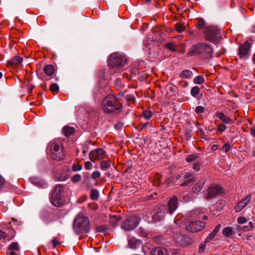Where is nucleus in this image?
I'll list each match as a JSON object with an SVG mask.
<instances>
[{"label": "nucleus", "mask_w": 255, "mask_h": 255, "mask_svg": "<svg viewBox=\"0 0 255 255\" xmlns=\"http://www.w3.org/2000/svg\"><path fill=\"white\" fill-rule=\"evenodd\" d=\"M213 53L212 45L206 42H200L193 45L188 53L190 56L198 55L205 58H211Z\"/></svg>", "instance_id": "obj_1"}, {"label": "nucleus", "mask_w": 255, "mask_h": 255, "mask_svg": "<svg viewBox=\"0 0 255 255\" xmlns=\"http://www.w3.org/2000/svg\"><path fill=\"white\" fill-rule=\"evenodd\" d=\"M122 105L118 101L117 97L113 95H108L103 100L102 107L105 113L108 114L121 110Z\"/></svg>", "instance_id": "obj_2"}, {"label": "nucleus", "mask_w": 255, "mask_h": 255, "mask_svg": "<svg viewBox=\"0 0 255 255\" xmlns=\"http://www.w3.org/2000/svg\"><path fill=\"white\" fill-rule=\"evenodd\" d=\"M203 33L205 39L214 44L219 43L222 39V31L217 26H208Z\"/></svg>", "instance_id": "obj_3"}, {"label": "nucleus", "mask_w": 255, "mask_h": 255, "mask_svg": "<svg viewBox=\"0 0 255 255\" xmlns=\"http://www.w3.org/2000/svg\"><path fill=\"white\" fill-rule=\"evenodd\" d=\"M73 228L78 234L88 233L90 230L89 218L86 216L78 215L74 220Z\"/></svg>", "instance_id": "obj_4"}, {"label": "nucleus", "mask_w": 255, "mask_h": 255, "mask_svg": "<svg viewBox=\"0 0 255 255\" xmlns=\"http://www.w3.org/2000/svg\"><path fill=\"white\" fill-rule=\"evenodd\" d=\"M127 59L118 53H113L109 57V64L111 67L118 69L123 67Z\"/></svg>", "instance_id": "obj_5"}, {"label": "nucleus", "mask_w": 255, "mask_h": 255, "mask_svg": "<svg viewBox=\"0 0 255 255\" xmlns=\"http://www.w3.org/2000/svg\"><path fill=\"white\" fill-rule=\"evenodd\" d=\"M139 219L136 216L128 217L124 221L121 225L122 228L126 231H129L133 230L139 224Z\"/></svg>", "instance_id": "obj_6"}, {"label": "nucleus", "mask_w": 255, "mask_h": 255, "mask_svg": "<svg viewBox=\"0 0 255 255\" xmlns=\"http://www.w3.org/2000/svg\"><path fill=\"white\" fill-rule=\"evenodd\" d=\"M63 186L60 185L56 186L51 194V202L55 206H61L63 204V201L61 199L60 193Z\"/></svg>", "instance_id": "obj_7"}, {"label": "nucleus", "mask_w": 255, "mask_h": 255, "mask_svg": "<svg viewBox=\"0 0 255 255\" xmlns=\"http://www.w3.org/2000/svg\"><path fill=\"white\" fill-rule=\"evenodd\" d=\"M52 158L56 160L60 161L64 159L65 154L63 152V147L58 143H53L51 145Z\"/></svg>", "instance_id": "obj_8"}, {"label": "nucleus", "mask_w": 255, "mask_h": 255, "mask_svg": "<svg viewBox=\"0 0 255 255\" xmlns=\"http://www.w3.org/2000/svg\"><path fill=\"white\" fill-rule=\"evenodd\" d=\"M206 193L205 198L210 199L222 194L223 193V188L220 185L212 184L207 190Z\"/></svg>", "instance_id": "obj_9"}, {"label": "nucleus", "mask_w": 255, "mask_h": 255, "mask_svg": "<svg viewBox=\"0 0 255 255\" xmlns=\"http://www.w3.org/2000/svg\"><path fill=\"white\" fill-rule=\"evenodd\" d=\"M106 156V152L102 148H97L92 150L89 153L90 159L94 162L95 160H101Z\"/></svg>", "instance_id": "obj_10"}, {"label": "nucleus", "mask_w": 255, "mask_h": 255, "mask_svg": "<svg viewBox=\"0 0 255 255\" xmlns=\"http://www.w3.org/2000/svg\"><path fill=\"white\" fill-rule=\"evenodd\" d=\"M252 44L246 41L239 48V55L241 58H247L250 55Z\"/></svg>", "instance_id": "obj_11"}, {"label": "nucleus", "mask_w": 255, "mask_h": 255, "mask_svg": "<svg viewBox=\"0 0 255 255\" xmlns=\"http://www.w3.org/2000/svg\"><path fill=\"white\" fill-rule=\"evenodd\" d=\"M205 226V223L200 221L191 222L187 227L188 231L191 232H199L202 231Z\"/></svg>", "instance_id": "obj_12"}, {"label": "nucleus", "mask_w": 255, "mask_h": 255, "mask_svg": "<svg viewBox=\"0 0 255 255\" xmlns=\"http://www.w3.org/2000/svg\"><path fill=\"white\" fill-rule=\"evenodd\" d=\"M252 195L249 194L244 199L240 201L235 207V210L236 212L241 211L245 208L251 201Z\"/></svg>", "instance_id": "obj_13"}, {"label": "nucleus", "mask_w": 255, "mask_h": 255, "mask_svg": "<svg viewBox=\"0 0 255 255\" xmlns=\"http://www.w3.org/2000/svg\"><path fill=\"white\" fill-rule=\"evenodd\" d=\"M178 198L174 196L169 199L168 202V211L172 214L177 208Z\"/></svg>", "instance_id": "obj_14"}, {"label": "nucleus", "mask_w": 255, "mask_h": 255, "mask_svg": "<svg viewBox=\"0 0 255 255\" xmlns=\"http://www.w3.org/2000/svg\"><path fill=\"white\" fill-rule=\"evenodd\" d=\"M141 244V240L136 239L135 238L132 237L128 239V245L132 249H135L139 247Z\"/></svg>", "instance_id": "obj_15"}, {"label": "nucleus", "mask_w": 255, "mask_h": 255, "mask_svg": "<svg viewBox=\"0 0 255 255\" xmlns=\"http://www.w3.org/2000/svg\"><path fill=\"white\" fill-rule=\"evenodd\" d=\"M216 116L224 124H229L233 123V120L223 113L219 112Z\"/></svg>", "instance_id": "obj_16"}, {"label": "nucleus", "mask_w": 255, "mask_h": 255, "mask_svg": "<svg viewBox=\"0 0 255 255\" xmlns=\"http://www.w3.org/2000/svg\"><path fill=\"white\" fill-rule=\"evenodd\" d=\"M151 255H169L168 251L163 248H156L150 251Z\"/></svg>", "instance_id": "obj_17"}, {"label": "nucleus", "mask_w": 255, "mask_h": 255, "mask_svg": "<svg viewBox=\"0 0 255 255\" xmlns=\"http://www.w3.org/2000/svg\"><path fill=\"white\" fill-rule=\"evenodd\" d=\"M62 132L66 137H69L70 135L73 134L75 131L74 128L65 126L62 128Z\"/></svg>", "instance_id": "obj_18"}, {"label": "nucleus", "mask_w": 255, "mask_h": 255, "mask_svg": "<svg viewBox=\"0 0 255 255\" xmlns=\"http://www.w3.org/2000/svg\"><path fill=\"white\" fill-rule=\"evenodd\" d=\"M22 62V58L18 56L14 57L12 59L7 62L8 66H17Z\"/></svg>", "instance_id": "obj_19"}, {"label": "nucleus", "mask_w": 255, "mask_h": 255, "mask_svg": "<svg viewBox=\"0 0 255 255\" xmlns=\"http://www.w3.org/2000/svg\"><path fill=\"white\" fill-rule=\"evenodd\" d=\"M185 160L188 162H191L196 161H199L200 160V155L199 153L188 155L186 157Z\"/></svg>", "instance_id": "obj_20"}, {"label": "nucleus", "mask_w": 255, "mask_h": 255, "mask_svg": "<svg viewBox=\"0 0 255 255\" xmlns=\"http://www.w3.org/2000/svg\"><path fill=\"white\" fill-rule=\"evenodd\" d=\"M235 233V231L231 227H227L223 230V234L228 238H231L232 236Z\"/></svg>", "instance_id": "obj_21"}, {"label": "nucleus", "mask_w": 255, "mask_h": 255, "mask_svg": "<svg viewBox=\"0 0 255 255\" xmlns=\"http://www.w3.org/2000/svg\"><path fill=\"white\" fill-rule=\"evenodd\" d=\"M193 73L189 70H184L181 72L179 76L182 78H191L192 77Z\"/></svg>", "instance_id": "obj_22"}, {"label": "nucleus", "mask_w": 255, "mask_h": 255, "mask_svg": "<svg viewBox=\"0 0 255 255\" xmlns=\"http://www.w3.org/2000/svg\"><path fill=\"white\" fill-rule=\"evenodd\" d=\"M54 67L51 65H47L44 67V72L48 76H51L54 73Z\"/></svg>", "instance_id": "obj_23"}, {"label": "nucleus", "mask_w": 255, "mask_h": 255, "mask_svg": "<svg viewBox=\"0 0 255 255\" xmlns=\"http://www.w3.org/2000/svg\"><path fill=\"white\" fill-rule=\"evenodd\" d=\"M99 197V191L97 189H93L90 192V197L93 200L96 201L98 199Z\"/></svg>", "instance_id": "obj_24"}, {"label": "nucleus", "mask_w": 255, "mask_h": 255, "mask_svg": "<svg viewBox=\"0 0 255 255\" xmlns=\"http://www.w3.org/2000/svg\"><path fill=\"white\" fill-rule=\"evenodd\" d=\"M204 182H199L196 184L194 185V187L192 188V191L193 192H198L200 191H201L203 187L204 186Z\"/></svg>", "instance_id": "obj_25"}, {"label": "nucleus", "mask_w": 255, "mask_h": 255, "mask_svg": "<svg viewBox=\"0 0 255 255\" xmlns=\"http://www.w3.org/2000/svg\"><path fill=\"white\" fill-rule=\"evenodd\" d=\"M196 26L199 29H202L206 25L205 21L201 18H197L196 19Z\"/></svg>", "instance_id": "obj_26"}, {"label": "nucleus", "mask_w": 255, "mask_h": 255, "mask_svg": "<svg viewBox=\"0 0 255 255\" xmlns=\"http://www.w3.org/2000/svg\"><path fill=\"white\" fill-rule=\"evenodd\" d=\"M164 217V215L162 213H156L153 215V219L155 221H159L162 220Z\"/></svg>", "instance_id": "obj_27"}, {"label": "nucleus", "mask_w": 255, "mask_h": 255, "mask_svg": "<svg viewBox=\"0 0 255 255\" xmlns=\"http://www.w3.org/2000/svg\"><path fill=\"white\" fill-rule=\"evenodd\" d=\"M101 169L105 170L110 167V163L109 161H102L101 162Z\"/></svg>", "instance_id": "obj_28"}, {"label": "nucleus", "mask_w": 255, "mask_h": 255, "mask_svg": "<svg viewBox=\"0 0 255 255\" xmlns=\"http://www.w3.org/2000/svg\"><path fill=\"white\" fill-rule=\"evenodd\" d=\"M165 47L171 51H176L177 46L173 43H168L165 45Z\"/></svg>", "instance_id": "obj_29"}, {"label": "nucleus", "mask_w": 255, "mask_h": 255, "mask_svg": "<svg viewBox=\"0 0 255 255\" xmlns=\"http://www.w3.org/2000/svg\"><path fill=\"white\" fill-rule=\"evenodd\" d=\"M204 78L202 76H198L194 78V83L196 84H201L204 83Z\"/></svg>", "instance_id": "obj_30"}, {"label": "nucleus", "mask_w": 255, "mask_h": 255, "mask_svg": "<svg viewBox=\"0 0 255 255\" xmlns=\"http://www.w3.org/2000/svg\"><path fill=\"white\" fill-rule=\"evenodd\" d=\"M96 232V233H104L107 232V227L104 225H99L98 226H96L95 228Z\"/></svg>", "instance_id": "obj_31"}, {"label": "nucleus", "mask_w": 255, "mask_h": 255, "mask_svg": "<svg viewBox=\"0 0 255 255\" xmlns=\"http://www.w3.org/2000/svg\"><path fill=\"white\" fill-rule=\"evenodd\" d=\"M152 114L150 111L144 110L143 111V112L142 113V116L145 119L148 120L151 118Z\"/></svg>", "instance_id": "obj_32"}, {"label": "nucleus", "mask_w": 255, "mask_h": 255, "mask_svg": "<svg viewBox=\"0 0 255 255\" xmlns=\"http://www.w3.org/2000/svg\"><path fill=\"white\" fill-rule=\"evenodd\" d=\"M91 144L90 141H86L83 145V153L85 154L89 150V146Z\"/></svg>", "instance_id": "obj_33"}, {"label": "nucleus", "mask_w": 255, "mask_h": 255, "mask_svg": "<svg viewBox=\"0 0 255 255\" xmlns=\"http://www.w3.org/2000/svg\"><path fill=\"white\" fill-rule=\"evenodd\" d=\"M200 92V89L197 86H194L193 87L191 90V95L195 97L196 95H197Z\"/></svg>", "instance_id": "obj_34"}, {"label": "nucleus", "mask_w": 255, "mask_h": 255, "mask_svg": "<svg viewBox=\"0 0 255 255\" xmlns=\"http://www.w3.org/2000/svg\"><path fill=\"white\" fill-rule=\"evenodd\" d=\"M163 238L161 236H156L153 237V240L154 243L157 244H161L162 243Z\"/></svg>", "instance_id": "obj_35"}, {"label": "nucleus", "mask_w": 255, "mask_h": 255, "mask_svg": "<svg viewBox=\"0 0 255 255\" xmlns=\"http://www.w3.org/2000/svg\"><path fill=\"white\" fill-rule=\"evenodd\" d=\"M50 90L53 93H57L59 90V88L57 84L53 83L50 85Z\"/></svg>", "instance_id": "obj_36"}, {"label": "nucleus", "mask_w": 255, "mask_h": 255, "mask_svg": "<svg viewBox=\"0 0 255 255\" xmlns=\"http://www.w3.org/2000/svg\"><path fill=\"white\" fill-rule=\"evenodd\" d=\"M192 130L187 129L185 131V138L186 140H189L192 137Z\"/></svg>", "instance_id": "obj_37"}, {"label": "nucleus", "mask_w": 255, "mask_h": 255, "mask_svg": "<svg viewBox=\"0 0 255 255\" xmlns=\"http://www.w3.org/2000/svg\"><path fill=\"white\" fill-rule=\"evenodd\" d=\"M175 29L179 32H182L185 30V27L180 23H176L175 25Z\"/></svg>", "instance_id": "obj_38"}, {"label": "nucleus", "mask_w": 255, "mask_h": 255, "mask_svg": "<svg viewBox=\"0 0 255 255\" xmlns=\"http://www.w3.org/2000/svg\"><path fill=\"white\" fill-rule=\"evenodd\" d=\"M194 181V177H192L190 179H188L185 180L183 183H181L180 184V186H188L190 183H191Z\"/></svg>", "instance_id": "obj_39"}, {"label": "nucleus", "mask_w": 255, "mask_h": 255, "mask_svg": "<svg viewBox=\"0 0 255 255\" xmlns=\"http://www.w3.org/2000/svg\"><path fill=\"white\" fill-rule=\"evenodd\" d=\"M141 128L142 129H145V130H151V125L149 122H147L145 124L141 125Z\"/></svg>", "instance_id": "obj_40"}, {"label": "nucleus", "mask_w": 255, "mask_h": 255, "mask_svg": "<svg viewBox=\"0 0 255 255\" xmlns=\"http://www.w3.org/2000/svg\"><path fill=\"white\" fill-rule=\"evenodd\" d=\"M216 234H214L213 232H211L206 238L205 239V243H209L216 236Z\"/></svg>", "instance_id": "obj_41"}, {"label": "nucleus", "mask_w": 255, "mask_h": 255, "mask_svg": "<svg viewBox=\"0 0 255 255\" xmlns=\"http://www.w3.org/2000/svg\"><path fill=\"white\" fill-rule=\"evenodd\" d=\"M9 249L11 250H19L18 244L16 242H13L9 246Z\"/></svg>", "instance_id": "obj_42"}, {"label": "nucleus", "mask_w": 255, "mask_h": 255, "mask_svg": "<svg viewBox=\"0 0 255 255\" xmlns=\"http://www.w3.org/2000/svg\"><path fill=\"white\" fill-rule=\"evenodd\" d=\"M71 179L73 182H79L81 179V176L79 174H76L71 177Z\"/></svg>", "instance_id": "obj_43"}, {"label": "nucleus", "mask_w": 255, "mask_h": 255, "mask_svg": "<svg viewBox=\"0 0 255 255\" xmlns=\"http://www.w3.org/2000/svg\"><path fill=\"white\" fill-rule=\"evenodd\" d=\"M231 148V146L229 142H226L222 146V150H224L225 152H228Z\"/></svg>", "instance_id": "obj_44"}, {"label": "nucleus", "mask_w": 255, "mask_h": 255, "mask_svg": "<svg viewBox=\"0 0 255 255\" xmlns=\"http://www.w3.org/2000/svg\"><path fill=\"white\" fill-rule=\"evenodd\" d=\"M204 108L202 106H197L195 109V112L197 114H201L204 112Z\"/></svg>", "instance_id": "obj_45"}, {"label": "nucleus", "mask_w": 255, "mask_h": 255, "mask_svg": "<svg viewBox=\"0 0 255 255\" xmlns=\"http://www.w3.org/2000/svg\"><path fill=\"white\" fill-rule=\"evenodd\" d=\"M226 126L224 124H221L218 126L217 131L222 132L225 131L226 128Z\"/></svg>", "instance_id": "obj_46"}, {"label": "nucleus", "mask_w": 255, "mask_h": 255, "mask_svg": "<svg viewBox=\"0 0 255 255\" xmlns=\"http://www.w3.org/2000/svg\"><path fill=\"white\" fill-rule=\"evenodd\" d=\"M138 233L141 236L143 237H146L147 236L146 231L144 230V229L141 227L138 229Z\"/></svg>", "instance_id": "obj_47"}, {"label": "nucleus", "mask_w": 255, "mask_h": 255, "mask_svg": "<svg viewBox=\"0 0 255 255\" xmlns=\"http://www.w3.org/2000/svg\"><path fill=\"white\" fill-rule=\"evenodd\" d=\"M126 98L127 100L130 103L134 102V97L133 96L131 95H127L126 96Z\"/></svg>", "instance_id": "obj_48"}, {"label": "nucleus", "mask_w": 255, "mask_h": 255, "mask_svg": "<svg viewBox=\"0 0 255 255\" xmlns=\"http://www.w3.org/2000/svg\"><path fill=\"white\" fill-rule=\"evenodd\" d=\"M247 221V220L245 217H240L238 218V223L240 224L245 223Z\"/></svg>", "instance_id": "obj_49"}, {"label": "nucleus", "mask_w": 255, "mask_h": 255, "mask_svg": "<svg viewBox=\"0 0 255 255\" xmlns=\"http://www.w3.org/2000/svg\"><path fill=\"white\" fill-rule=\"evenodd\" d=\"M82 165H80L78 164H74L72 167L73 170L75 171H80V170L82 169Z\"/></svg>", "instance_id": "obj_50"}, {"label": "nucleus", "mask_w": 255, "mask_h": 255, "mask_svg": "<svg viewBox=\"0 0 255 255\" xmlns=\"http://www.w3.org/2000/svg\"><path fill=\"white\" fill-rule=\"evenodd\" d=\"M100 176V173L99 171H95L92 174V178L96 179Z\"/></svg>", "instance_id": "obj_51"}, {"label": "nucleus", "mask_w": 255, "mask_h": 255, "mask_svg": "<svg viewBox=\"0 0 255 255\" xmlns=\"http://www.w3.org/2000/svg\"><path fill=\"white\" fill-rule=\"evenodd\" d=\"M206 243H205V242L204 243L200 244V245L199 246V252L200 253L203 252L205 250V249L206 248Z\"/></svg>", "instance_id": "obj_52"}, {"label": "nucleus", "mask_w": 255, "mask_h": 255, "mask_svg": "<svg viewBox=\"0 0 255 255\" xmlns=\"http://www.w3.org/2000/svg\"><path fill=\"white\" fill-rule=\"evenodd\" d=\"M193 169L196 171L200 170V165L199 163L198 162L195 163L193 166Z\"/></svg>", "instance_id": "obj_53"}, {"label": "nucleus", "mask_w": 255, "mask_h": 255, "mask_svg": "<svg viewBox=\"0 0 255 255\" xmlns=\"http://www.w3.org/2000/svg\"><path fill=\"white\" fill-rule=\"evenodd\" d=\"M84 166H85V168L86 169L89 170V169H91L92 166V164L91 162H90V161H86L85 163Z\"/></svg>", "instance_id": "obj_54"}, {"label": "nucleus", "mask_w": 255, "mask_h": 255, "mask_svg": "<svg viewBox=\"0 0 255 255\" xmlns=\"http://www.w3.org/2000/svg\"><path fill=\"white\" fill-rule=\"evenodd\" d=\"M51 242L53 244V246L54 248H56V246L60 244V243L57 240V239L55 238H53L51 240Z\"/></svg>", "instance_id": "obj_55"}, {"label": "nucleus", "mask_w": 255, "mask_h": 255, "mask_svg": "<svg viewBox=\"0 0 255 255\" xmlns=\"http://www.w3.org/2000/svg\"><path fill=\"white\" fill-rule=\"evenodd\" d=\"M8 234H6L5 232L0 230V239H5L8 237Z\"/></svg>", "instance_id": "obj_56"}, {"label": "nucleus", "mask_w": 255, "mask_h": 255, "mask_svg": "<svg viewBox=\"0 0 255 255\" xmlns=\"http://www.w3.org/2000/svg\"><path fill=\"white\" fill-rule=\"evenodd\" d=\"M221 226L220 224L218 225L212 231L214 234H217V233L220 231Z\"/></svg>", "instance_id": "obj_57"}, {"label": "nucleus", "mask_w": 255, "mask_h": 255, "mask_svg": "<svg viewBox=\"0 0 255 255\" xmlns=\"http://www.w3.org/2000/svg\"><path fill=\"white\" fill-rule=\"evenodd\" d=\"M221 226L220 224L218 225L212 231L214 234H217V233L220 231Z\"/></svg>", "instance_id": "obj_58"}, {"label": "nucleus", "mask_w": 255, "mask_h": 255, "mask_svg": "<svg viewBox=\"0 0 255 255\" xmlns=\"http://www.w3.org/2000/svg\"><path fill=\"white\" fill-rule=\"evenodd\" d=\"M221 226L220 224L218 225L212 231L214 234H217V233L220 231Z\"/></svg>", "instance_id": "obj_59"}, {"label": "nucleus", "mask_w": 255, "mask_h": 255, "mask_svg": "<svg viewBox=\"0 0 255 255\" xmlns=\"http://www.w3.org/2000/svg\"><path fill=\"white\" fill-rule=\"evenodd\" d=\"M192 177H194L192 176L191 173H190L189 172H186L183 176V178L184 179H190Z\"/></svg>", "instance_id": "obj_60"}, {"label": "nucleus", "mask_w": 255, "mask_h": 255, "mask_svg": "<svg viewBox=\"0 0 255 255\" xmlns=\"http://www.w3.org/2000/svg\"><path fill=\"white\" fill-rule=\"evenodd\" d=\"M4 179L0 176V190L2 189L4 185Z\"/></svg>", "instance_id": "obj_61"}, {"label": "nucleus", "mask_w": 255, "mask_h": 255, "mask_svg": "<svg viewBox=\"0 0 255 255\" xmlns=\"http://www.w3.org/2000/svg\"><path fill=\"white\" fill-rule=\"evenodd\" d=\"M242 230L243 231H249L251 230L249 226H244L242 228Z\"/></svg>", "instance_id": "obj_62"}, {"label": "nucleus", "mask_w": 255, "mask_h": 255, "mask_svg": "<svg viewBox=\"0 0 255 255\" xmlns=\"http://www.w3.org/2000/svg\"><path fill=\"white\" fill-rule=\"evenodd\" d=\"M9 232V233L10 232V238L8 239V240H10V239L14 238V237L15 236V235L14 231H13L12 230H10V231Z\"/></svg>", "instance_id": "obj_63"}, {"label": "nucleus", "mask_w": 255, "mask_h": 255, "mask_svg": "<svg viewBox=\"0 0 255 255\" xmlns=\"http://www.w3.org/2000/svg\"><path fill=\"white\" fill-rule=\"evenodd\" d=\"M251 132L253 135L255 136V125L251 128Z\"/></svg>", "instance_id": "obj_64"}]
</instances>
